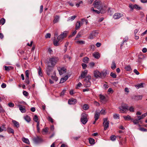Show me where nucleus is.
<instances>
[{"label": "nucleus", "mask_w": 147, "mask_h": 147, "mask_svg": "<svg viewBox=\"0 0 147 147\" xmlns=\"http://www.w3.org/2000/svg\"><path fill=\"white\" fill-rule=\"evenodd\" d=\"M67 32L64 31L63 33L61 34L57 38L56 40L55 39L53 41V43L55 46H58L59 45V42L61 41L62 39L65 37L67 34Z\"/></svg>", "instance_id": "f257e3e1"}, {"label": "nucleus", "mask_w": 147, "mask_h": 147, "mask_svg": "<svg viewBox=\"0 0 147 147\" xmlns=\"http://www.w3.org/2000/svg\"><path fill=\"white\" fill-rule=\"evenodd\" d=\"M91 79V77L90 75H88L85 77L84 82V85L85 87H88L90 86Z\"/></svg>", "instance_id": "f03ea898"}, {"label": "nucleus", "mask_w": 147, "mask_h": 147, "mask_svg": "<svg viewBox=\"0 0 147 147\" xmlns=\"http://www.w3.org/2000/svg\"><path fill=\"white\" fill-rule=\"evenodd\" d=\"M88 115L85 113H82L81 115V121L83 124H86L88 121L87 117Z\"/></svg>", "instance_id": "7ed1b4c3"}, {"label": "nucleus", "mask_w": 147, "mask_h": 147, "mask_svg": "<svg viewBox=\"0 0 147 147\" xmlns=\"http://www.w3.org/2000/svg\"><path fill=\"white\" fill-rule=\"evenodd\" d=\"M98 34V32L97 31L94 30L89 34L88 38L90 39H92L95 37H97Z\"/></svg>", "instance_id": "20e7f679"}, {"label": "nucleus", "mask_w": 147, "mask_h": 147, "mask_svg": "<svg viewBox=\"0 0 147 147\" xmlns=\"http://www.w3.org/2000/svg\"><path fill=\"white\" fill-rule=\"evenodd\" d=\"M58 60V58H52L49 59V62H48V64L49 63L50 65L51 64V66L53 67L55 65L57 62Z\"/></svg>", "instance_id": "39448f33"}, {"label": "nucleus", "mask_w": 147, "mask_h": 147, "mask_svg": "<svg viewBox=\"0 0 147 147\" xmlns=\"http://www.w3.org/2000/svg\"><path fill=\"white\" fill-rule=\"evenodd\" d=\"M103 121V126L104 127V130H105L109 126V121L108 120V119L107 118H104Z\"/></svg>", "instance_id": "423d86ee"}, {"label": "nucleus", "mask_w": 147, "mask_h": 147, "mask_svg": "<svg viewBox=\"0 0 147 147\" xmlns=\"http://www.w3.org/2000/svg\"><path fill=\"white\" fill-rule=\"evenodd\" d=\"M120 111L122 113H126L128 111L127 106L126 105H122L119 107Z\"/></svg>", "instance_id": "0eeeda50"}, {"label": "nucleus", "mask_w": 147, "mask_h": 147, "mask_svg": "<svg viewBox=\"0 0 147 147\" xmlns=\"http://www.w3.org/2000/svg\"><path fill=\"white\" fill-rule=\"evenodd\" d=\"M49 63L48 64L47 67V73L48 75H50L53 69Z\"/></svg>", "instance_id": "6e6552de"}, {"label": "nucleus", "mask_w": 147, "mask_h": 147, "mask_svg": "<svg viewBox=\"0 0 147 147\" xmlns=\"http://www.w3.org/2000/svg\"><path fill=\"white\" fill-rule=\"evenodd\" d=\"M88 71L87 70H85L84 71H82L81 75L79 77V78L82 79L85 77L87 75Z\"/></svg>", "instance_id": "1a4fd4ad"}, {"label": "nucleus", "mask_w": 147, "mask_h": 147, "mask_svg": "<svg viewBox=\"0 0 147 147\" xmlns=\"http://www.w3.org/2000/svg\"><path fill=\"white\" fill-rule=\"evenodd\" d=\"M100 101L102 103H105L107 101L105 97L102 94L99 95Z\"/></svg>", "instance_id": "9d476101"}, {"label": "nucleus", "mask_w": 147, "mask_h": 147, "mask_svg": "<svg viewBox=\"0 0 147 147\" xmlns=\"http://www.w3.org/2000/svg\"><path fill=\"white\" fill-rule=\"evenodd\" d=\"M33 141L36 144H38L42 142L43 140L42 138H33Z\"/></svg>", "instance_id": "9b49d317"}, {"label": "nucleus", "mask_w": 147, "mask_h": 147, "mask_svg": "<svg viewBox=\"0 0 147 147\" xmlns=\"http://www.w3.org/2000/svg\"><path fill=\"white\" fill-rule=\"evenodd\" d=\"M58 70L60 75H62L63 74L65 73L66 71V69L64 67L58 68Z\"/></svg>", "instance_id": "f8f14e48"}, {"label": "nucleus", "mask_w": 147, "mask_h": 147, "mask_svg": "<svg viewBox=\"0 0 147 147\" xmlns=\"http://www.w3.org/2000/svg\"><path fill=\"white\" fill-rule=\"evenodd\" d=\"M77 102L76 99L74 98H71L69 100L68 103L70 105H74Z\"/></svg>", "instance_id": "ddd939ff"}, {"label": "nucleus", "mask_w": 147, "mask_h": 147, "mask_svg": "<svg viewBox=\"0 0 147 147\" xmlns=\"http://www.w3.org/2000/svg\"><path fill=\"white\" fill-rule=\"evenodd\" d=\"M100 72L98 70H95L94 72V76L96 78H100Z\"/></svg>", "instance_id": "4468645a"}, {"label": "nucleus", "mask_w": 147, "mask_h": 147, "mask_svg": "<svg viewBox=\"0 0 147 147\" xmlns=\"http://www.w3.org/2000/svg\"><path fill=\"white\" fill-rule=\"evenodd\" d=\"M100 1L98 0H95L93 3V5L95 8L98 9V7L100 6Z\"/></svg>", "instance_id": "2eb2a0df"}, {"label": "nucleus", "mask_w": 147, "mask_h": 147, "mask_svg": "<svg viewBox=\"0 0 147 147\" xmlns=\"http://www.w3.org/2000/svg\"><path fill=\"white\" fill-rule=\"evenodd\" d=\"M122 16L121 14L119 13H115L113 16V18L115 19H118L121 17Z\"/></svg>", "instance_id": "dca6fc26"}, {"label": "nucleus", "mask_w": 147, "mask_h": 147, "mask_svg": "<svg viewBox=\"0 0 147 147\" xmlns=\"http://www.w3.org/2000/svg\"><path fill=\"white\" fill-rule=\"evenodd\" d=\"M107 72L106 71H103L101 72H100V77L101 78H104L107 75Z\"/></svg>", "instance_id": "f3484780"}, {"label": "nucleus", "mask_w": 147, "mask_h": 147, "mask_svg": "<svg viewBox=\"0 0 147 147\" xmlns=\"http://www.w3.org/2000/svg\"><path fill=\"white\" fill-rule=\"evenodd\" d=\"M100 115V113L99 112L95 111L94 117L95 121H97Z\"/></svg>", "instance_id": "a211bd4d"}, {"label": "nucleus", "mask_w": 147, "mask_h": 147, "mask_svg": "<svg viewBox=\"0 0 147 147\" xmlns=\"http://www.w3.org/2000/svg\"><path fill=\"white\" fill-rule=\"evenodd\" d=\"M38 70V75L40 77H43V75L42 71L41 68L40 67H39Z\"/></svg>", "instance_id": "6ab92c4d"}, {"label": "nucleus", "mask_w": 147, "mask_h": 147, "mask_svg": "<svg viewBox=\"0 0 147 147\" xmlns=\"http://www.w3.org/2000/svg\"><path fill=\"white\" fill-rule=\"evenodd\" d=\"M68 78L67 75L65 76L64 78H62L60 82V83H62L65 82Z\"/></svg>", "instance_id": "aec40b11"}, {"label": "nucleus", "mask_w": 147, "mask_h": 147, "mask_svg": "<svg viewBox=\"0 0 147 147\" xmlns=\"http://www.w3.org/2000/svg\"><path fill=\"white\" fill-rule=\"evenodd\" d=\"M18 106L19 108V109L21 112L24 113L26 112V110L24 107H22L21 105H19Z\"/></svg>", "instance_id": "412c9836"}, {"label": "nucleus", "mask_w": 147, "mask_h": 147, "mask_svg": "<svg viewBox=\"0 0 147 147\" xmlns=\"http://www.w3.org/2000/svg\"><path fill=\"white\" fill-rule=\"evenodd\" d=\"M123 117L125 120L128 121L130 120H133V119H131V117L129 115H127V116H123Z\"/></svg>", "instance_id": "4be33fe9"}, {"label": "nucleus", "mask_w": 147, "mask_h": 147, "mask_svg": "<svg viewBox=\"0 0 147 147\" xmlns=\"http://www.w3.org/2000/svg\"><path fill=\"white\" fill-rule=\"evenodd\" d=\"M5 124H3L1 126H0V133L2 132L3 131L6 130V129L5 127Z\"/></svg>", "instance_id": "5701e85b"}, {"label": "nucleus", "mask_w": 147, "mask_h": 147, "mask_svg": "<svg viewBox=\"0 0 147 147\" xmlns=\"http://www.w3.org/2000/svg\"><path fill=\"white\" fill-rule=\"evenodd\" d=\"M93 56L96 59L99 58L100 57V55L99 53L98 52H95L93 54Z\"/></svg>", "instance_id": "b1692460"}, {"label": "nucleus", "mask_w": 147, "mask_h": 147, "mask_svg": "<svg viewBox=\"0 0 147 147\" xmlns=\"http://www.w3.org/2000/svg\"><path fill=\"white\" fill-rule=\"evenodd\" d=\"M144 83H141L140 84H138L137 85H135V87H136L137 89H138L140 88H143L144 87Z\"/></svg>", "instance_id": "393cba45"}, {"label": "nucleus", "mask_w": 147, "mask_h": 147, "mask_svg": "<svg viewBox=\"0 0 147 147\" xmlns=\"http://www.w3.org/2000/svg\"><path fill=\"white\" fill-rule=\"evenodd\" d=\"M12 122L13 123L15 127H16L17 128L18 127H19V124L18 122L17 121L15 120H13L12 121Z\"/></svg>", "instance_id": "a878e982"}, {"label": "nucleus", "mask_w": 147, "mask_h": 147, "mask_svg": "<svg viewBox=\"0 0 147 147\" xmlns=\"http://www.w3.org/2000/svg\"><path fill=\"white\" fill-rule=\"evenodd\" d=\"M89 143L92 145H94L95 143V140L94 138H88Z\"/></svg>", "instance_id": "bb28decb"}, {"label": "nucleus", "mask_w": 147, "mask_h": 147, "mask_svg": "<svg viewBox=\"0 0 147 147\" xmlns=\"http://www.w3.org/2000/svg\"><path fill=\"white\" fill-rule=\"evenodd\" d=\"M81 23L80 21H78L77 22L76 25V29L78 30L79 28L80 27Z\"/></svg>", "instance_id": "cd10ccee"}, {"label": "nucleus", "mask_w": 147, "mask_h": 147, "mask_svg": "<svg viewBox=\"0 0 147 147\" xmlns=\"http://www.w3.org/2000/svg\"><path fill=\"white\" fill-rule=\"evenodd\" d=\"M89 61V59L88 57H84L83 59V62L85 63H88Z\"/></svg>", "instance_id": "c85d7f7f"}, {"label": "nucleus", "mask_w": 147, "mask_h": 147, "mask_svg": "<svg viewBox=\"0 0 147 147\" xmlns=\"http://www.w3.org/2000/svg\"><path fill=\"white\" fill-rule=\"evenodd\" d=\"M53 73V74L54 76H51V77L52 78L53 80H55V81H57L58 79L57 78L56 76L55 72V71H54Z\"/></svg>", "instance_id": "c756f323"}, {"label": "nucleus", "mask_w": 147, "mask_h": 147, "mask_svg": "<svg viewBox=\"0 0 147 147\" xmlns=\"http://www.w3.org/2000/svg\"><path fill=\"white\" fill-rule=\"evenodd\" d=\"M59 17L58 16H55L54 20L53 21V22L54 23L58 22L59 21Z\"/></svg>", "instance_id": "7c9ffc66"}, {"label": "nucleus", "mask_w": 147, "mask_h": 147, "mask_svg": "<svg viewBox=\"0 0 147 147\" xmlns=\"http://www.w3.org/2000/svg\"><path fill=\"white\" fill-rule=\"evenodd\" d=\"M24 119L28 122H29L30 121V117L28 116H26L24 117Z\"/></svg>", "instance_id": "2f4dec72"}, {"label": "nucleus", "mask_w": 147, "mask_h": 147, "mask_svg": "<svg viewBox=\"0 0 147 147\" xmlns=\"http://www.w3.org/2000/svg\"><path fill=\"white\" fill-rule=\"evenodd\" d=\"M76 17L75 16L70 17L68 18L67 21H72L75 19Z\"/></svg>", "instance_id": "473e14b6"}, {"label": "nucleus", "mask_w": 147, "mask_h": 147, "mask_svg": "<svg viewBox=\"0 0 147 147\" xmlns=\"http://www.w3.org/2000/svg\"><path fill=\"white\" fill-rule=\"evenodd\" d=\"M25 73L26 79H27V80H28L29 79L30 71L29 70H27L25 71Z\"/></svg>", "instance_id": "72a5a7b5"}, {"label": "nucleus", "mask_w": 147, "mask_h": 147, "mask_svg": "<svg viewBox=\"0 0 147 147\" xmlns=\"http://www.w3.org/2000/svg\"><path fill=\"white\" fill-rule=\"evenodd\" d=\"M92 10L93 11L96 12V13L98 14H99L100 12L101 13H103L104 12L103 11H102L101 10H100V11L97 10H94L93 8H91Z\"/></svg>", "instance_id": "f704fd0d"}, {"label": "nucleus", "mask_w": 147, "mask_h": 147, "mask_svg": "<svg viewBox=\"0 0 147 147\" xmlns=\"http://www.w3.org/2000/svg\"><path fill=\"white\" fill-rule=\"evenodd\" d=\"M22 140L23 142L27 144L30 143L29 141L28 138H22Z\"/></svg>", "instance_id": "c9c22d12"}, {"label": "nucleus", "mask_w": 147, "mask_h": 147, "mask_svg": "<svg viewBox=\"0 0 147 147\" xmlns=\"http://www.w3.org/2000/svg\"><path fill=\"white\" fill-rule=\"evenodd\" d=\"M82 108L84 110H87L89 108L88 105L87 104H84Z\"/></svg>", "instance_id": "e433bc0d"}, {"label": "nucleus", "mask_w": 147, "mask_h": 147, "mask_svg": "<svg viewBox=\"0 0 147 147\" xmlns=\"http://www.w3.org/2000/svg\"><path fill=\"white\" fill-rule=\"evenodd\" d=\"M7 130V132L9 133H14L13 130L10 127H8Z\"/></svg>", "instance_id": "4c0bfd02"}, {"label": "nucleus", "mask_w": 147, "mask_h": 147, "mask_svg": "<svg viewBox=\"0 0 147 147\" xmlns=\"http://www.w3.org/2000/svg\"><path fill=\"white\" fill-rule=\"evenodd\" d=\"M116 67V64L115 61H113L112 62V63L111 66V68L113 69H114Z\"/></svg>", "instance_id": "58836bf2"}, {"label": "nucleus", "mask_w": 147, "mask_h": 147, "mask_svg": "<svg viewBox=\"0 0 147 147\" xmlns=\"http://www.w3.org/2000/svg\"><path fill=\"white\" fill-rule=\"evenodd\" d=\"M113 118L115 119H119V114H115L113 115Z\"/></svg>", "instance_id": "ea45409f"}, {"label": "nucleus", "mask_w": 147, "mask_h": 147, "mask_svg": "<svg viewBox=\"0 0 147 147\" xmlns=\"http://www.w3.org/2000/svg\"><path fill=\"white\" fill-rule=\"evenodd\" d=\"M33 119L34 121L36 122L37 123H38V122H39L38 121V119L36 115H34Z\"/></svg>", "instance_id": "a19ab883"}, {"label": "nucleus", "mask_w": 147, "mask_h": 147, "mask_svg": "<svg viewBox=\"0 0 147 147\" xmlns=\"http://www.w3.org/2000/svg\"><path fill=\"white\" fill-rule=\"evenodd\" d=\"M125 68L126 71H130L131 69V67L129 65L126 66Z\"/></svg>", "instance_id": "79ce46f5"}, {"label": "nucleus", "mask_w": 147, "mask_h": 147, "mask_svg": "<svg viewBox=\"0 0 147 147\" xmlns=\"http://www.w3.org/2000/svg\"><path fill=\"white\" fill-rule=\"evenodd\" d=\"M5 22V20L3 18H2L0 20V23L2 25L4 24Z\"/></svg>", "instance_id": "37998d69"}, {"label": "nucleus", "mask_w": 147, "mask_h": 147, "mask_svg": "<svg viewBox=\"0 0 147 147\" xmlns=\"http://www.w3.org/2000/svg\"><path fill=\"white\" fill-rule=\"evenodd\" d=\"M128 110L131 112H133L134 111V109L133 107L131 106L128 109Z\"/></svg>", "instance_id": "c03bdc74"}, {"label": "nucleus", "mask_w": 147, "mask_h": 147, "mask_svg": "<svg viewBox=\"0 0 147 147\" xmlns=\"http://www.w3.org/2000/svg\"><path fill=\"white\" fill-rule=\"evenodd\" d=\"M48 127H45L42 129V132L45 133H47L48 130Z\"/></svg>", "instance_id": "a18cd8bd"}, {"label": "nucleus", "mask_w": 147, "mask_h": 147, "mask_svg": "<svg viewBox=\"0 0 147 147\" xmlns=\"http://www.w3.org/2000/svg\"><path fill=\"white\" fill-rule=\"evenodd\" d=\"M4 68L5 70L7 71H9L11 68V67L5 66Z\"/></svg>", "instance_id": "49530a36"}, {"label": "nucleus", "mask_w": 147, "mask_h": 147, "mask_svg": "<svg viewBox=\"0 0 147 147\" xmlns=\"http://www.w3.org/2000/svg\"><path fill=\"white\" fill-rule=\"evenodd\" d=\"M89 65L90 68H92L94 66L95 63L94 62H91L89 63Z\"/></svg>", "instance_id": "de8ad7c7"}, {"label": "nucleus", "mask_w": 147, "mask_h": 147, "mask_svg": "<svg viewBox=\"0 0 147 147\" xmlns=\"http://www.w3.org/2000/svg\"><path fill=\"white\" fill-rule=\"evenodd\" d=\"M129 7L131 9V10H133L134 9V5H133L131 4H129Z\"/></svg>", "instance_id": "09e8293b"}, {"label": "nucleus", "mask_w": 147, "mask_h": 147, "mask_svg": "<svg viewBox=\"0 0 147 147\" xmlns=\"http://www.w3.org/2000/svg\"><path fill=\"white\" fill-rule=\"evenodd\" d=\"M40 124L39 122H38L36 125L37 129L38 132H39L40 131V128L39 127V125Z\"/></svg>", "instance_id": "8fccbe9b"}, {"label": "nucleus", "mask_w": 147, "mask_h": 147, "mask_svg": "<svg viewBox=\"0 0 147 147\" xmlns=\"http://www.w3.org/2000/svg\"><path fill=\"white\" fill-rule=\"evenodd\" d=\"M95 46L94 45H91L90 46V48L92 51H94L95 49Z\"/></svg>", "instance_id": "3c124183"}, {"label": "nucleus", "mask_w": 147, "mask_h": 147, "mask_svg": "<svg viewBox=\"0 0 147 147\" xmlns=\"http://www.w3.org/2000/svg\"><path fill=\"white\" fill-rule=\"evenodd\" d=\"M110 76L113 78H116L117 76L113 72L111 73Z\"/></svg>", "instance_id": "603ef678"}, {"label": "nucleus", "mask_w": 147, "mask_h": 147, "mask_svg": "<svg viewBox=\"0 0 147 147\" xmlns=\"http://www.w3.org/2000/svg\"><path fill=\"white\" fill-rule=\"evenodd\" d=\"M139 130L142 131H147V129L144 127H140L139 129Z\"/></svg>", "instance_id": "864d4df0"}, {"label": "nucleus", "mask_w": 147, "mask_h": 147, "mask_svg": "<svg viewBox=\"0 0 147 147\" xmlns=\"http://www.w3.org/2000/svg\"><path fill=\"white\" fill-rule=\"evenodd\" d=\"M8 106L11 107H13L14 106V104L12 102H9L8 104Z\"/></svg>", "instance_id": "5fc2aeb1"}, {"label": "nucleus", "mask_w": 147, "mask_h": 147, "mask_svg": "<svg viewBox=\"0 0 147 147\" xmlns=\"http://www.w3.org/2000/svg\"><path fill=\"white\" fill-rule=\"evenodd\" d=\"M100 113L102 115H105L106 113L105 110L104 109H102Z\"/></svg>", "instance_id": "6e6d98bb"}, {"label": "nucleus", "mask_w": 147, "mask_h": 147, "mask_svg": "<svg viewBox=\"0 0 147 147\" xmlns=\"http://www.w3.org/2000/svg\"><path fill=\"white\" fill-rule=\"evenodd\" d=\"M134 9H136L138 10L140 9L141 8L138 5H134Z\"/></svg>", "instance_id": "4d7b16f0"}, {"label": "nucleus", "mask_w": 147, "mask_h": 147, "mask_svg": "<svg viewBox=\"0 0 147 147\" xmlns=\"http://www.w3.org/2000/svg\"><path fill=\"white\" fill-rule=\"evenodd\" d=\"M132 121H133V122L134 123V124H137L138 123H139V121H138L136 119L134 120H133Z\"/></svg>", "instance_id": "13d9d810"}, {"label": "nucleus", "mask_w": 147, "mask_h": 147, "mask_svg": "<svg viewBox=\"0 0 147 147\" xmlns=\"http://www.w3.org/2000/svg\"><path fill=\"white\" fill-rule=\"evenodd\" d=\"M82 65L83 69H85L87 67V65L85 63H82Z\"/></svg>", "instance_id": "bf43d9fd"}, {"label": "nucleus", "mask_w": 147, "mask_h": 147, "mask_svg": "<svg viewBox=\"0 0 147 147\" xmlns=\"http://www.w3.org/2000/svg\"><path fill=\"white\" fill-rule=\"evenodd\" d=\"M134 72L137 75H138L140 74L139 72L136 69H134Z\"/></svg>", "instance_id": "052dcab7"}, {"label": "nucleus", "mask_w": 147, "mask_h": 147, "mask_svg": "<svg viewBox=\"0 0 147 147\" xmlns=\"http://www.w3.org/2000/svg\"><path fill=\"white\" fill-rule=\"evenodd\" d=\"M81 20L83 22H85L86 24H87L88 23V21L87 19L83 18L81 19Z\"/></svg>", "instance_id": "680f3d73"}, {"label": "nucleus", "mask_w": 147, "mask_h": 147, "mask_svg": "<svg viewBox=\"0 0 147 147\" xmlns=\"http://www.w3.org/2000/svg\"><path fill=\"white\" fill-rule=\"evenodd\" d=\"M51 34L50 33H47L45 36L46 38H50L51 37Z\"/></svg>", "instance_id": "e2e57ef3"}, {"label": "nucleus", "mask_w": 147, "mask_h": 147, "mask_svg": "<svg viewBox=\"0 0 147 147\" xmlns=\"http://www.w3.org/2000/svg\"><path fill=\"white\" fill-rule=\"evenodd\" d=\"M48 119L49 121H50L51 123H53V120L51 117H49L48 118Z\"/></svg>", "instance_id": "0e129e2a"}, {"label": "nucleus", "mask_w": 147, "mask_h": 147, "mask_svg": "<svg viewBox=\"0 0 147 147\" xmlns=\"http://www.w3.org/2000/svg\"><path fill=\"white\" fill-rule=\"evenodd\" d=\"M23 94L25 96H28V93L27 92H26L25 91H24L23 92Z\"/></svg>", "instance_id": "69168bd1"}, {"label": "nucleus", "mask_w": 147, "mask_h": 147, "mask_svg": "<svg viewBox=\"0 0 147 147\" xmlns=\"http://www.w3.org/2000/svg\"><path fill=\"white\" fill-rule=\"evenodd\" d=\"M66 91L65 90H63V91L61 92L60 94V96H63L64 94L65 93Z\"/></svg>", "instance_id": "338daca9"}, {"label": "nucleus", "mask_w": 147, "mask_h": 147, "mask_svg": "<svg viewBox=\"0 0 147 147\" xmlns=\"http://www.w3.org/2000/svg\"><path fill=\"white\" fill-rule=\"evenodd\" d=\"M6 86V85L4 83H3L1 85V87L3 88H5Z\"/></svg>", "instance_id": "774afa93"}]
</instances>
